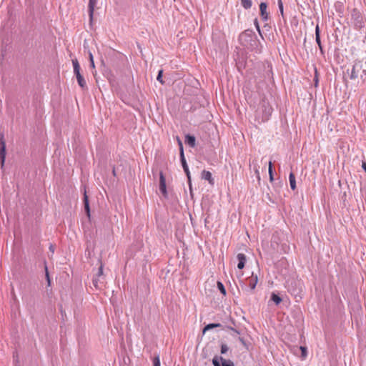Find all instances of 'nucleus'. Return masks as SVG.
Wrapping results in <instances>:
<instances>
[{
  "instance_id": "1",
  "label": "nucleus",
  "mask_w": 366,
  "mask_h": 366,
  "mask_svg": "<svg viewBox=\"0 0 366 366\" xmlns=\"http://www.w3.org/2000/svg\"><path fill=\"white\" fill-rule=\"evenodd\" d=\"M72 64L74 67V73L77 79L78 84L82 89H87L86 82L83 76L80 73V65L79 64L78 60L76 59H72Z\"/></svg>"
},
{
  "instance_id": "2",
  "label": "nucleus",
  "mask_w": 366,
  "mask_h": 366,
  "mask_svg": "<svg viewBox=\"0 0 366 366\" xmlns=\"http://www.w3.org/2000/svg\"><path fill=\"white\" fill-rule=\"evenodd\" d=\"M179 147H180V160H181V163H182V167L184 169V171L186 173L187 177L188 178L189 184H190V182H191L190 172H189V167H188V165L187 164V162H186V159H185V157H184V155L183 146H182V142L180 141H179Z\"/></svg>"
},
{
  "instance_id": "3",
  "label": "nucleus",
  "mask_w": 366,
  "mask_h": 366,
  "mask_svg": "<svg viewBox=\"0 0 366 366\" xmlns=\"http://www.w3.org/2000/svg\"><path fill=\"white\" fill-rule=\"evenodd\" d=\"M6 154V143L4 140V136L3 134H0V164L1 168L4 165Z\"/></svg>"
},
{
  "instance_id": "4",
  "label": "nucleus",
  "mask_w": 366,
  "mask_h": 366,
  "mask_svg": "<svg viewBox=\"0 0 366 366\" xmlns=\"http://www.w3.org/2000/svg\"><path fill=\"white\" fill-rule=\"evenodd\" d=\"M362 69V65L360 62H355L353 65L350 74V78L351 79H355L358 77L359 72Z\"/></svg>"
},
{
  "instance_id": "5",
  "label": "nucleus",
  "mask_w": 366,
  "mask_h": 366,
  "mask_svg": "<svg viewBox=\"0 0 366 366\" xmlns=\"http://www.w3.org/2000/svg\"><path fill=\"white\" fill-rule=\"evenodd\" d=\"M159 190L164 197L167 196L166 179L162 172L159 174Z\"/></svg>"
},
{
  "instance_id": "6",
  "label": "nucleus",
  "mask_w": 366,
  "mask_h": 366,
  "mask_svg": "<svg viewBox=\"0 0 366 366\" xmlns=\"http://www.w3.org/2000/svg\"><path fill=\"white\" fill-rule=\"evenodd\" d=\"M267 4L266 3L262 2L259 4L260 15H261L262 20H264V21H267L269 19V14L267 11Z\"/></svg>"
},
{
  "instance_id": "7",
  "label": "nucleus",
  "mask_w": 366,
  "mask_h": 366,
  "mask_svg": "<svg viewBox=\"0 0 366 366\" xmlns=\"http://www.w3.org/2000/svg\"><path fill=\"white\" fill-rule=\"evenodd\" d=\"M97 0H89V1L88 11H89L90 21H92L93 20L94 8L97 5Z\"/></svg>"
},
{
  "instance_id": "8",
  "label": "nucleus",
  "mask_w": 366,
  "mask_h": 366,
  "mask_svg": "<svg viewBox=\"0 0 366 366\" xmlns=\"http://www.w3.org/2000/svg\"><path fill=\"white\" fill-rule=\"evenodd\" d=\"M258 278L257 275H254L253 274L252 276L247 279V284L249 285V287L251 288L252 290H253L257 283Z\"/></svg>"
},
{
  "instance_id": "9",
  "label": "nucleus",
  "mask_w": 366,
  "mask_h": 366,
  "mask_svg": "<svg viewBox=\"0 0 366 366\" xmlns=\"http://www.w3.org/2000/svg\"><path fill=\"white\" fill-rule=\"evenodd\" d=\"M238 260L237 267L240 269H243L246 262V256L244 254L239 253L237 256Z\"/></svg>"
},
{
  "instance_id": "10",
  "label": "nucleus",
  "mask_w": 366,
  "mask_h": 366,
  "mask_svg": "<svg viewBox=\"0 0 366 366\" xmlns=\"http://www.w3.org/2000/svg\"><path fill=\"white\" fill-rule=\"evenodd\" d=\"M202 177L204 179L207 180L209 182V184H214V179L212 177V173L210 172L204 170L202 173Z\"/></svg>"
},
{
  "instance_id": "11",
  "label": "nucleus",
  "mask_w": 366,
  "mask_h": 366,
  "mask_svg": "<svg viewBox=\"0 0 366 366\" xmlns=\"http://www.w3.org/2000/svg\"><path fill=\"white\" fill-rule=\"evenodd\" d=\"M100 277H94L93 278V280H92V282H93V285L95 287V288L97 289H101L103 286V281H102L100 280Z\"/></svg>"
},
{
  "instance_id": "12",
  "label": "nucleus",
  "mask_w": 366,
  "mask_h": 366,
  "mask_svg": "<svg viewBox=\"0 0 366 366\" xmlns=\"http://www.w3.org/2000/svg\"><path fill=\"white\" fill-rule=\"evenodd\" d=\"M315 41L319 46V48L322 50L320 35V27L318 25L315 27Z\"/></svg>"
},
{
  "instance_id": "13",
  "label": "nucleus",
  "mask_w": 366,
  "mask_h": 366,
  "mask_svg": "<svg viewBox=\"0 0 366 366\" xmlns=\"http://www.w3.org/2000/svg\"><path fill=\"white\" fill-rule=\"evenodd\" d=\"M185 142L191 147H194L195 145V137L191 135H187Z\"/></svg>"
},
{
  "instance_id": "14",
  "label": "nucleus",
  "mask_w": 366,
  "mask_h": 366,
  "mask_svg": "<svg viewBox=\"0 0 366 366\" xmlns=\"http://www.w3.org/2000/svg\"><path fill=\"white\" fill-rule=\"evenodd\" d=\"M289 180L291 189L295 190L296 189V181L295 174L292 172L290 174Z\"/></svg>"
},
{
  "instance_id": "15",
  "label": "nucleus",
  "mask_w": 366,
  "mask_h": 366,
  "mask_svg": "<svg viewBox=\"0 0 366 366\" xmlns=\"http://www.w3.org/2000/svg\"><path fill=\"white\" fill-rule=\"evenodd\" d=\"M221 324L219 323H211L207 325H206L203 329V333H205L207 330H209L211 329L215 328V327H221Z\"/></svg>"
},
{
  "instance_id": "16",
  "label": "nucleus",
  "mask_w": 366,
  "mask_h": 366,
  "mask_svg": "<svg viewBox=\"0 0 366 366\" xmlns=\"http://www.w3.org/2000/svg\"><path fill=\"white\" fill-rule=\"evenodd\" d=\"M242 6L245 9H249L252 7V3L251 0H241Z\"/></svg>"
},
{
  "instance_id": "17",
  "label": "nucleus",
  "mask_w": 366,
  "mask_h": 366,
  "mask_svg": "<svg viewBox=\"0 0 366 366\" xmlns=\"http://www.w3.org/2000/svg\"><path fill=\"white\" fill-rule=\"evenodd\" d=\"M84 208L86 212L87 216L89 217L90 216L89 205L88 197L86 194H84Z\"/></svg>"
},
{
  "instance_id": "18",
  "label": "nucleus",
  "mask_w": 366,
  "mask_h": 366,
  "mask_svg": "<svg viewBox=\"0 0 366 366\" xmlns=\"http://www.w3.org/2000/svg\"><path fill=\"white\" fill-rule=\"evenodd\" d=\"M300 350H301V358L305 360L307 357V349L306 347L300 346Z\"/></svg>"
},
{
  "instance_id": "19",
  "label": "nucleus",
  "mask_w": 366,
  "mask_h": 366,
  "mask_svg": "<svg viewBox=\"0 0 366 366\" xmlns=\"http://www.w3.org/2000/svg\"><path fill=\"white\" fill-rule=\"evenodd\" d=\"M219 359L222 362V366H234L231 360H227L222 357H220Z\"/></svg>"
},
{
  "instance_id": "20",
  "label": "nucleus",
  "mask_w": 366,
  "mask_h": 366,
  "mask_svg": "<svg viewBox=\"0 0 366 366\" xmlns=\"http://www.w3.org/2000/svg\"><path fill=\"white\" fill-rule=\"evenodd\" d=\"M271 300L276 304L279 305L282 302V299L276 294L272 293L271 296Z\"/></svg>"
},
{
  "instance_id": "21",
  "label": "nucleus",
  "mask_w": 366,
  "mask_h": 366,
  "mask_svg": "<svg viewBox=\"0 0 366 366\" xmlns=\"http://www.w3.org/2000/svg\"><path fill=\"white\" fill-rule=\"evenodd\" d=\"M217 288L219 290L221 293L223 294L224 295H225L226 290L224 288V285L221 282H217Z\"/></svg>"
},
{
  "instance_id": "22",
  "label": "nucleus",
  "mask_w": 366,
  "mask_h": 366,
  "mask_svg": "<svg viewBox=\"0 0 366 366\" xmlns=\"http://www.w3.org/2000/svg\"><path fill=\"white\" fill-rule=\"evenodd\" d=\"M220 357H218V356H214L213 360H212V364L214 366H222V365L220 364V359H219Z\"/></svg>"
},
{
  "instance_id": "23",
  "label": "nucleus",
  "mask_w": 366,
  "mask_h": 366,
  "mask_svg": "<svg viewBox=\"0 0 366 366\" xmlns=\"http://www.w3.org/2000/svg\"><path fill=\"white\" fill-rule=\"evenodd\" d=\"M153 364L154 366H160V360H159V355H157L155 356L153 359Z\"/></svg>"
},
{
  "instance_id": "24",
  "label": "nucleus",
  "mask_w": 366,
  "mask_h": 366,
  "mask_svg": "<svg viewBox=\"0 0 366 366\" xmlns=\"http://www.w3.org/2000/svg\"><path fill=\"white\" fill-rule=\"evenodd\" d=\"M278 7L280 11L281 15L284 16V9H283V3L282 0H278Z\"/></svg>"
},
{
  "instance_id": "25",
  "label": "nucleus",
  "mask_w": 366,
  "mask_h": 366,
  "mask_svg": "<svg viewBox=\"0 0 366 366\" xmlns=\"http://www.w3.org/2000/svg\"><path fill=\"white\" fill-rule=\"evenodd\" d=\"M162 73H163V71L160 70L159 71L157 77V81H159L162 84H164V81L162 80Z\"/></svg>"
},
{
  "instance_id": "26",
  "label": "nucleus",
  "mask_w": 366,
  "mask_h": 366,
  "mask_svg": "<svg viewBox=\"0 0 366 366\" xmlns=\"http://www.w3.org/2000/svg\"><path fill=\"white\" fill-rule=\"evenodd\" d=\"M97 277H102L103 276V265L101 263L97 274H96Z\"/></svg>"
},
{
  "instance_id": "27",
  "label": "nucleus",
  "mask_w": 366,
  "mask_h": 366,
  "mask_svg": "<svg viewBox=\"0 0 366 366\" xmlns=\"http://www.w3.org/2000/svg\"><path fill=\"white\" fill-rule=\"evenodd\" d=\"M229 350V347L227 345L222 344L221 346V353L224 354L226 353Z\"/></svg>"
},
{
  "instance_id": "28",
  "label": "nucleus",
  "mask_w": 366,
  "mask_h": 366,
  "mask_svg": "<svg viewBox=\"0 0 366 366\" xmlns=\"http://www.w3.org/2000/svg\"><path fill=\"white\" fill-rule=\"evenodd\" d=\"M268 172H269V176H272L273 175V167H272V164L271 162H269V169H268Z\"/></svg>"
},
{
  "instance_id": "29",
  "label": "nucleus",
  "mask_w": 366,
  "mask_h": 366,
  "mask_svg": "<svg viewBox=\"0 0 366 366\" xmlns=\"http://www.w3.org/2000/svg\"><path fill=\"white\" fill-rule=\"evenodd\" d=\"M254 23L255 27H256L257 30L258 31V32L259 34H261V30H260L257 19H255Z\"/></svg>"
},
{
  "instance_id": "30",
  "label": "nucleus",
  "mask_w": 366,
  "mask_h": 366,
  "mask_svg": "<svg viewBox=\"0 0 366 366\" xmlns=\"http://www.w3.org/2000/svg\"><path fill=\"white\" fill-rule=\"evenodd\" d=\"M45 269H46V279L48 281V285H50V279H49V272L47 270V267H45Z\"/></svg>"
},
{
  "instance_id": "31",
  "label": "nucleus",
  "mask_w": 366,
  "mask_h": 366,
  "mask_svg": "<svg viewBox=\"0 0 366 366\" xmlns=\"http://www.w3.org/2000/svg\"><path fill=\"white\" fill-rule=\"evenodd\" d=\"M254 173L257 174V178L259 179L260 177H259V167H254Z\"/></svg>"
},
{
  "instance_id": "32",
  "label": "nucleus",
  "mask_w": 366,
  "mask_h": 366,
  "mask_svg": "<svg viewBox=\"0 0 366 366\" xmlns=\"http://www.w3.org/2000/svg\"><path fill=\"white\" fill-rule=\"evenodd\" d=\"M89 60L92 61L94 60L93 55L91 52L89 53Z\"/></svg>"
},
{
  "instance_id": "33",
  "label": "nucleus",
  "mask_w": 366,
  "mask_h": 366,
  "mask_svg": "<svg viewBox=\"0 0 366 366\" xmlns=\"http://www.w3.org/2000/svg\"><path fill=\"white\" fill-rule=\"evenodd\" d=\"M49 249H50V251L52 253H54V245L51 244L50 247H49Z\"/></svg>"
},
{
  "instance_id": "34",
  "label": "nucleus",
  "mask_w": 366,
  "mask_h": 366,
  "mask_svg": "<svg viewBox=\"0 0 366 366\" xmlns=\"http://www.w3.org/2000/svg\"><path fill=\"white\" fill-rule=\"evenodd\" d=\"M90 65L92 68H94V60L92 61H90Z\"/></svg>"
},
{
  "instance_id": "35",
  "label": "nucleus",
  "mask_w": 366,
  "mask_h": 366,
  "mask_svg": "<svg viewBox=\"0 0 366 366\" xmlns=\"http://www.w3.org/2000/svg\"><path fill=\"white\" fill-rule=\"evenodd\" d=\"M269 180H270V182H273V180H274V177H273V175L269 176Z\"/></svg>"
},
{
  "instance_id": "36",
  "label": "nucleus",
  "mask_w": 366,
  "mask_h": 366,
  "mask_svg": "<svg viewBox=\"0 0 366 366\" xmlns=\"http://www.w3.org/2000/svg\"><path fill=\"white\" fill-rule=\"evenodd\" d=\"M239 341H240L242 343H244V339H243V338L239 337Z\"/></svg>"
},
{
  "instance_id": "37",
  "label": "nucleus",
  "mask_w": 366,
  "mask_h": 366,
  "mask_svg": "<svg viewBox=\"0 0 366 366\" xmlns=\"http://www.w3.org/2000/svg\"><path fill=\"white\" fill-rule=\"evenodd\" d=\"M234 330L236 333H237V334L239 333L237 330Z\"/></svg>"
},
{
  "instance_id": "38",
  "label": "nucleus",
  "mask_w": 366,
  "mask_h": 366,
  "mask_svg": "<svg viewBox=\"0 0 366 366\" xmlns=\"http://www.w3.org/2000/svg\"><path fill=\"white\" fill-rule=\"evenodd\" d=\"M316 81V82H315V86H317V79H316V81Z\"/></svg>"
}]
</instances>
